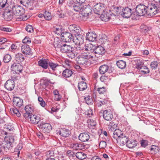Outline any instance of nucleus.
Returning a JSON list of instances; mask_svg holds the SVG:
<instances>
[{"instance_id": "59", "label": "nucleus", "mask_w": 160, "mask_h": 160, "mask_svg": "<svg viewBox=\"0 0 160 160\" xmlns=\"http://www.w3.org/2000/svg\"><path fill=\"white\" fill-rule=\"evenodd\" d=\"M7 0H0V7H4L6 4H7Z\"/></svg>"}, {"instance_id": "47", "label": "nucleus", "mask_w": 160, "mask_h": 160, "mask_svg": "<svg viewBox=\"0 0 160 160\" xmlns=\"http://www.w3.org/2000/svg\"><path fill=\"white\" fill-rule=\"evenodd\" d=\"M72 8L74 11L78 12L81 9L82 7L81 5L75 4L73 6Z\"/></svg>"}, {"instance_id": "22", "label": "nucleus", "mask_w": 160, "mask_h": 160, "mask_svg": "<svg viewBox=\"0 0 160 160\" xmlns=\"http://www.w3.org/2000/svg\"><path fill=\"white\" fill-rule=\"evenodd\" d=\"M80 140L82 142H85L88 140L90 136L88 134L86 133H81L78 137Z\"/></svg>"}, {"instance_id": "38", "label": "nucleus", "mask_w": 160, "mask_h": 160, "mask_svg": "<svg viewBox=\"0 0 160 160\" xmlns=\"http://www.w3.org/2000/svg\"><path fill=\"white\" fill-rule=\"evenodd\" d=\"M141 32L142 33H146L148 31L150 30L151 28L150 27H148L144 24H142L140 27Z\"/></svg>"}, {"instance_id": "7", "label": "nucleus", "mask_w": 160, "mask_h": 160, "mask_svg": "<svg viewBox=\"0 0 160 160\" xmlns=\"http://www.w3.org/2000/svg\"><path fill=\"white\" fill-rule=\"evenodd\" d=\"M93 9L95 13L100 14L104 12L105 8L103 4L99 3L94 5L93 7Z\"/></svg>"}, {"instance_id": "3", "label": "nucleus", "mask_w": 160, "mask_h": 160, "mask_svg": "<svg viewBox=\"0 0 160 160\" xmlns=\"http://www.w3.org/2000/svg\"><path fill=\"white\" fill-rule=\"evenodd\" d=\"M160 5L152 3L148 6V15L152 17L159 12Z\"/></svg>"}, {"instance_id": "43", "label": "nucleus", "mask_w": 160, "mask_h": 160, "mask_svg": "<svg viewBox=\"0 0 160 160\" xmlns=\"http://www.w3.org/2000/svg\"><path fill=\"white\" fill-rule=\"evenodd\" d=\"M139 71L140 72L143 73L144 74L148 73L150 72L148 68L145 66H142Z\"/></svg>"}, {"instance_id": "21", "label": "nucleus", "mask_w": 160, "mask_h": 160, "mask_svg": "<svg viewBox=\"0 0 160 160\" xmlns=\"http://www.w3.org/2000/svg\"><path fill=\"white\" fill-rule=\"evenodd\" d=\"M21 50L25 55H29L30 53V48L29 45L25 44L22 46Z\"/></svg>"}, {"instance_id": "37", "label": "nucleus", "mask_w": 160, "mask_h": 160, "mask_svg": "<svg viewBox=\"0 0 160 160\" xmlns=\"http://www.w3.org/2000/svg\"><path fill=\"white\" fill-rule=\"evenodd\" d=\"M116 64L118 67L121 69H124L126 67L125 62L122 60L118 61L117 62Z\"/></svg>"}, {"instance_id": "6", "label": "nucleus", "mask_w": 160, "mask_h": 160, "mask_svg": "<svg viewBox=\"0 0 160 160\" xmlns=\"http://www.w3.org/2000/svg\"><path fill=\"white\" fill-rule=\"evenodd\" d=\"M89 147V145H85L82 143H75L70 145V147L74 150L87 149Z\"/></svg>"}, {"instance_id": "52", "label": "nucleus", "mask_w": 160, "mask_h": 160, "mask_svg": "<svg viewBox=\"0 0 160 160\" xmlns=\"http://www.w3.org/2000/svg\"><path fill=\"white\" fill-rule=\"evenodd\" d=\"M38 100L39 102V104L43 107H44L46 105L45 102L43 100V98L40 97H38Z\"/></svg>"}, {"instance_id": "31", "label": "nucleus", "mask_w": 160, "mask_h": 160, "mask_svg": "<svg viewBox=\"0 0 160 160\" xmlns=\"http://www.w3.org/2000/svg\"><path fill=\"white\" fill-rule=\"evenodd\" d=\"M115 120H114L110 122L108 124V128L110 131H113L117 129V124L115 122Z\"/></svg>"}, {"instance_id": "55", "label": "nucleus", "mask_w": 160, "mask_h": 160, "mask_svg": "<svg viewBox=\"0 0 160 160\" xmlns=\"http://www.w3.org/2000/svg\"><path fill=\"white\" fill-rule=\"evenodd\" d=\"M158 63L157 61H153L151 62L150 67L152 69H156L158 66Z\"/></svg>"}, {"instance_id": "32", "label": "nucleus", "mask_w": 160, "mask_h": 160, "mask_svg": "<svg viewBox=\"0 0 160 160\" xmlns=\"http://www.w3.org/2000/svg\"><path fill=\"white\" fill-rule=\"evenodd\" d=\"M110 14L109 13L104 12V13H101L100 17L102 20L107 22L110 19Z\"/></svg>"}, {"instance_id": "9", "label": "nucleus", "mask_w": 160, "mask_h": 160, "mask_svg": "<svg viewBox=\"0 0 160 160\" xmlns=\"http://www.w3.org/2000/svg\"><path fill=\"white\" fill-rule=\"evenodd\" d=\"M29 122L34 124H38L41 120L40 116L39 114H32L29 116Z\"/></svg>"}, {"instance_id": "57", "label": "nucleus", "mask_w": 160, "mask_h": 160, "mask_svg": "<svg viewBox=\"0 0 160 160\" xmlns=\"http://www.w3.org/2000/svg\"><path fill=\"white\" fill-rule=\"evenodd\" d=\"M120 37V35H118L115 37L114 41L112 42V44L114 46L117 45L118 43Z\"/></svg>"}, {"instance_id": "23", "label": "nucleus", "mask_w": 160, "mask_h": 160, "mask_svg": "<svg viewBox=\"0 0 160 160\" xmlns=\"http://www.w3.org/2000/svg\"><path fill=\"white\" fill-rule=\"evenodd\" d=\"M12 68L14 73L17 74L20 73V63L14 62L12 65Z\"/></svg>"}, {"instance_id": "51", "label": "nucleus", "mask_w": 160, "mask_h": 160, "mask_svg": "<svg viewBox=\"0 0 160 160\" xmlns=\"http://www.w3.org/2000/svg\"><path fill=\"white\" fill-rule=\"evenodd\" d=\"M6 13H13L12 8L10 6H8L5 9L3 14H6Z\"/></svg>"}, {"instance_id": "46", "label": "nucleus", "mask_w": 160, "mask_h": 160, "mask_svg": "<svg viewBox=\"0 0 160 160\" xmlns=\"http://www.w3.org/2000/svg\"><path fill=\"white\" fill-rule=\"evenodd\" d=\"M11 49L14 51L18 50L20 47V44L17 42L12 45L11 46Z\"/></svg>"}, {"instance_id": "17", "label": "nucleus", "mask_w": 160, "mask_h": 160, "mask_svg": "<svg viewBox=\"0 0 160 160\" xmlns=\"http://www.w3.org/2000/svg\"><path fill=\"white\" fill-rule=\"evenodd\" d=\"M57 133L63 137H67L70 134V132L68 129L63 128L58 132Z\"/></svg>"}, {"instance_id": "33", "label": "nucleus", "mask_w": 160, "mask_h": 160, "mask_svg": "<svg viewBox=\"0 0 160 160\" xmlns=\"http://www.w3.org/2000/svg\"><path fill=\"white\" fill-rule=\"evenodd\" d=\"M67 53V56L69 58L73 59L77 56L78 52H76V51L74 50L73 48H72V51H69V52H68Z\"/></svg>"}, {"instance_id": "26", "label": "nucleus", "mask_w": 160, "mask_h": 160, "mask_svg": "<svg viewBox=\"0 0 160 160\" xmlns=\"http://www.w3.org/2000/svg\"><path fill=\"white\" fill-rule=\"evenodd\" d=\"M128 140V137L123 134L120 138H118L117 141L121 144L124 145L125 144L127 143Z\"/></svg>"}, {"instance_id": "63", "label": "nucleus", "mask_w": 160, "mask_h": 160, "mask_svg": "<svg viewBox=\"0 0 160 160\" xmlns=\"http://www.w3.org/2000/svg\"><path fill=\"white\" fill-rule=\"evenodd\" d=\"M141 144L142 147L145 148L148 145V141L146 140H142L141 142Z\"/></svg>"}, {"instance_id": "62", "label": "nucleus", "mask_w": 160, "mask_h": 160, "mask_svg": "<svg viewBox=\"0 0 160 160\" xmlns=\"http://www.w3.org/2000/svg\"><path fill=\"white\" fill-rule=\"evenodd\" d=\"M57 14L60 18H64L65 16V14L63 13V11L61 10H57Z\"/></svg>"}, {"instance_id": "4", "label": "nucleus", "mask_w": 160, "mask_h": 160, "mask_svg": "<svg viewBox=\"0 0 160 160\" xmlns=\"http://www.w3.org/2000/svg\"><path fill=\"white\" fill-rule=\"evenodd\" d=\"M136 13L139 16L148 15V7L142 4L138 5L136 8Z\"/></svg>"}, {"instance_id": "13", "label": "nucleus", "mask_w": 160, "mask_h": 160, "mask_svg": "<svg viewBox=\"0 0 160 160\" xmlns=\"http://www.w3.org/2000/svg\"><path fill=\"white\" fill-rule=\"evenodd\" d=\"M68 28L72 33H74L75 35L78 34L81 30L80 28L75 24L69 25Z\"/></svg>"}, {"instance_id": "19", "label": "nucleus", "mask_w": 160, "mask_h": 160, "mask_svg": "<svg viewBox=\"0 0 160 160\" xmlns=\"http://www.w3.org/2000/svg\"><path fill=\"white\" fill-rule=\"evenodd\" d=\"M48 60L41 59L38 62V65L44 69H47L48 66Z\"/></svg>"}, {"instance_id": "24", "label": "nucleus", "mask_w": 160, "mask_h": 160, "mask_svg": "<svg viewBox=\"0 0 160 160\" xmlns=\"http://www.w3.org/2000/svg\"><path fill=\"white\" fill-rule=\"evenodd\" d=\"M92 11L90 6L84 7L81 11L82 14L83 16L87 17Z\"/></svg>"}, {"instance_id": "39", "label": "nucleus", "mask_w": 160, "mask_h": 160, "mask_svg": "<svg viewBox=\"0 0 160 160\" xmlns=\"http://www.w3.org/2000/svg\"><path fill=\"white\" fill-rule=\"evenodd\" d=\"M3 15L4 19L8 21H10L13 18V13H6V14H3Z\"/></svg>"}, {"instance_id": "34", "label": "nucleus", "mask_w": 160, "mask_h": 160, "mask_svg": "<svg viewBox=\"0 0 160 160\" xmlns=\"http://www.w3.org/2000/svg\"><path fill=\"white\" fill-rule=\"evenodd\" d=\"M73 72L72 70L69 69H66L62 72V76L65 78L71 77L72 74Z\"/></svg>"}, {"instance_id": "16", "label": "nucleus", "mask_w": 160, "mask_h": 160, "mask_svg": "<svg viewBox=\"0 0 160 160\" xmlns=\"http://www.w3.org/2000/svg\"><path fill=\"white\" fill-rule=\"evenodd\" d=\"M122 12V13L121 14L122 16L127 18L130 17L132 13V9L128 7L125 8Z\"/></svg>"}, {"instance_id": "14", "label": "nucleus", "mask_w": 160, "mask_h": 160, "mask_svg": "<svg viewBox=\"0 0 160 160\" xmlns=\"http://www.w3.org/2000/svg\"><path fill=\"white\" fill-rule=\"evenodd\" d=\"M94 56L98 57V56H97L95 54L97 55H102L104 54L105 52V49L103 47L101 46L96 47L94 48Z\"/></svg>"}, {"instance_id": "61", "label": "nucleus", "mask_w": 160, "mask_h": 160, "mask_svg": "<svg viewBox=\"0 0 160 160\" xmlns=\"http://www.w3.org/2000/svg\"><path fill=\"white\" fill-rule=\"evenodd\" d=\"M25 29L27 32L30 33L33 32V31L32 26L29 25H28L26 27Z\"/></svg>"}, {"instance_id": "64", "label": "nucleus", "mask_w": 160, "mask_h": 160, "mask_svg": "<svg viewBox=\"0 0 160 160\" xmlns=\"http://www.w3.org/2000/svg\"><path fill=\"white\" fill-rule=\"evenodd\" d=\"M15 62L19 63L20 62V54L19 53L16 54L15 59Z\"/></svg>"}, {"instance_id": "45", "label": "nucleus", "mask_w": 160, "mask_h": 160, "mask_svg": "<svg viewBox=\"0 0 160 160\" xmlns=\"http://www.w3.org/2000/svg\"><path fill=\"white\" fill-rule=\"evenodd\" d=\"M48 66L51 68L53 70H55V68L58 67L59 66V65L57 63H55L52 62H48Z\"/></svg>"}, {"instance_id": "28", "label": "nucleus", "mask_w": 160, "mask_h": 160, "mask_svg": "<svg viewBox=\"0 0 160 160\" xmlns=\"http://www.w3.org/2000/svg\"><path fill=\"white\" fill-rule=\"evenodd\" d=\"M63 43L61 41L55 40L53 43L54 47L57 50H60V49L62 48Z\"/></svg>"}, {"instance_id": "54", "label": "nucleus", "mask_w": 160, "mask_h": 160, "mask_svg": "<svg viewBox=\"0 0 160 160\" xmlns=\"http://www.w3.org/2000/svg\"><path fill=\"white\" fill-rule=\"evenodd\" d=\"M84 100L86 103L88 105L91 104L92 102V99L90 98L89 96L85 97L84 98Z\"/></svg>"}, {"instance_id": "25", "label": "nucleus", "mask_w": 160, "mask_h": 160, "mask_svg": "<svg viewBox=\"0 0 160 160\" xmlns=\"http://www.w3.org/2000/svg\"><path fill=\"white\" fill-rule=\"evenodd\" d=\"M72 47L70 45H67L65 44H63L62 48L60 49V51L63 53H67L71 51Z\"/></svg>"}, {"instance_id": "44", "label": "nucleus", "mask_w": 160, "mask_h": 160, "mask_svg": "<svg viewBox=\"0 0 160 160\" xmlns=\"http://www.w3.org/2000/svg\"><path fill=\"white\" fill-rule=\"evenodd\" d=\"M88 127L90 128H93V127H94L96 124V122L92 119L88 120Z\"/></svg>"}, {"instance_id": "35", "label": "nucleus", "mask_w": 160, "mask_h": 160, "mask_svg": "<svg viewBox=\"0 0 160 160\" xmlns=\"http://www.w3.org/2000/svg\"><path fill=\"white\" fill-rule=\"evenodd\" d=\"M78 87L80 91H83L87 88V86L85 82L81 81L78 83Z\"/></svg>"}, {"instance_id": "15", "label": "nucleus", "mask_w": 160, "mask_h": 160, "mask_svg": "<svg viewBox=\"0 0 160 160\" xmlns=\"http://www.w3.org/2000/svg\"><path fill=\"white\" fill-rule=\"evenodd\" d=\"M4 85L5 87L8 90L11 91L14 87V82L12 80H8L6 81Z\"/></svg>"}, {"instance_id": "30", "label": "nucleus", "mask_w": 160, "mask_h": 160, "mask_svg": "<svg viewBox=\"0 0 160 160\" xmlns=\"http://www.w3.org/2000/svg\"><path fill=\"white\" fill-rule=\"evenodd\" d=\"M13 14L16 16H19L20 13V6L19 5H14L12 7Z\"/></svg>"}, {"instance_id": "60", "label": "nucleus", "mask_w": 160, "mask_h": 160, "mask_svg": "<svg viewBox=\"0 0 160 160\" xmlns=\"http://www.w3.org/2000/svg\"><path fill=\"white\" fill-rule=\"evenodd\" d=\"M107 146L106 142L103 141L100 142L99 147L101 148H104Z\"/></svg>"}, {"instance_id": "42", "label": "nucleus", "mask_w": 160, "mask_h": 160, "mask_svg": "<svg viewBox=\"0 0 160 160\" xmlns=\"http://www.w3.org/2000/svg\"><path fill=\"white\" fill-rule=\"evenodd\" d=\"M54 30L55 33L58 35V36H60V37L61 36L62 33L63 32H62V30L60 26H57L55 28H54Z\"/></svg>"}, {"instance_id": "29", "label": "nucleus", "mask_w": 160, "mask_h": 160, "mask_svg": "<svg viewBox=\"0 0 160 160\" xmlns=\"http://www.w3.org/2000/svg\"><path fill=\"white\" fill-rule=\"evenodd\" d=\"M94 47L93 46L92 44H91L86 45L84 48L85 50L88 52V53H88L89 52H90V54L92 53H94L93 55H94Z\"/></svg>"}, {"instance_id": "50", "label": "nucleus", "mask_w": 160, "mask_h": 160, "mask_svg": "<svg viewBox=\"0 0 160 160\" xmlns=\"http://www.w3.org/2000/svg\"><path fill=\"white\" fill-rule=\"evenodd\" d=\"M44 17L46 20H49L51 19V14L48 12L45 11L44 14Z\"/></svg>"}, {"instance_id": "58", "label": "nucleus", "mask_w": 160, "mask_h": 160, "mask_svg": "<svg viewBox=\"0 0 160 160\" xmlns=\"http://www.w3.org/2000/svg\"><path fill=\"white\" fill-rule=\"evenodd\" d=\"M12 111L13 113L18 117H20V112H19V108L18 109L16 108H12Z\"/></svg>"}, {"instance_id": "5", "label": "nucleus", "mask_w": 160, "mask_h": 160, "mask_svg": "<svg viewBox=\"0 0 160 160\" xmlns=\"http://www.w3.org/2000/svg\"><path fill=\"white\" fill-rule=\"evenodd\" d=\"M24 109L25 113L23 114V116L26 119H29V116L34 112L35 108L31 105H28L25 106Z\"/></svg>"}, {"instance_id": "49", "label": "nucleus", "mask_w": 160, "mask_h": 160, "mask_svg": "<svg viewBox=\"0 0 160 160\" xmlns=\"http://www.w3.org/2000/svg\"><path fill=\"white\" fill-rule=\"evenodd\" d=\"M20 99L18 97H15L13 98V101L14 104L16 106L18 107L19 108L20 107V103H19V101Z\"/></svg>"}, {"instance_id": "27", "label": "nucleus", "mask_w": 160, "mask_h": 160, "mask_svg": "<svg viewBox=\"0 0 160 160\" xmlns=\"http://www.w3.org/2000/svg\"><path fill=\"white\" fill-rule=\"evenodd\" d=\"M109 68V67L107 65L104 64L102 65L99 67V71L100 73L101 74H104L108 71L110 73V72Z\"/></svg>"}, {"instance_id": "40", "label": "nucleus", "mask_w": 160, "mask_h": 160, "mask_svg": "<svg viewBox=\"0 0 160 160\" xmlns=\"http://www.w3.org/2000/svg\"><path fill=\"white\" fill-rule=\"evenodd\" d=\"M21 20L22 19L23 21L26 20L28 18V17L26 15H23L25 11L23 8L21 7Z\"/></svg>"}, {"instance_id": "48", "label": "nucleus", "mask_w": 160, "mask_h": 160, "mask_svg": "<svg viewBox=\"0 0 160 160\" xmlns=\"http://www.w3.org/2000/svg\"><path fill=\"white\" fill-rule=\"evenodd\" d=\"M11 59V56L8 54L5 55L3 57V61L4 62L7 63L9 62Z\"/></svg>"}, {"instance_id": "36", "label": "nucleus", "mask_w": 160, "mask_h": 160, "mask_svg": "<svg viewBox=\"0 0 160 160\" xmlns=\"http://www.w3.org/2000/svg\"><path fill=\"white\" fill-rule=\"evenodd\" d=\"M137 145V142L136 140H131L128 141L127 143V146L129 148H133Z\"/></svg>"}, {"instance_id": "12", "label": "nucleus", "mask_w": 160, "mask_h": 160, "mask_svg": "<svg viewBox=\"0 0 160 160\" xmlns=\"http://www.w3.org/2000/svg\"><path fill=\"white\" fill-rule=\"evenodd\" d=\"M72 34L68 32H63L61 37V39L65 42H70L72 39Z\"/></svg>"}, {"instance_id": "10", "label": "nucleus", "mask_w": 160, "mask_h": 160, "mask_svg": "<svg viewBox=\"0 0 160 160\" xmlns=\"http://www.w3.org/2000/svg\"><path fill=\"white\" fill-rule=\"evenodd\" d=\"M73 40L76 45H82L83 44L84 37L81 34L78 33L75 35Z\"/></svg>"}, {"instance_id": "11", "label": "nucleus", "mask_w": 160, "mask_h": 160, "mask_svg": "<svg viewBox=\"0 0 160 160\" xmlns=\"http://www.w3.org/2000/svg\"><path fill=\"white\" fill-rule=\"evenodd\" d=\"M103 118L106 120L110 121L113 118L112 112L110 110H104L103 112Z\"/></svg>"}, {"instance_id": "56", "label": "nucleus", "mask_w": 160, "mask_h": 160, "mask_svg": "<svg viewBox=\"0 0 160 160\" xmlns=\"http://www.w3.org/2000/svg\"><path fill=\"white\" fill-rule=\"evenodd\" d=\"M98 91L100 94H103L107 92V89L105 87H102L98 88Z\"/></svg>"}, {"instance_id": "1", "label": "nucleus", "mask_w": 160, "mask_h": 160, "mask_svg": "<svg viewBox=\"0 0 160 160\" xmlns=\"http://www.w3.org/2000/svg\"><path fill=\"white\" fill-rule=\"evenodd\" d=\"M4 130L3 131V134L6 135H8L9 136H6L4 138V141L6 143L5 147L9 149L12 147V144L14 142V138L12 135L10 136V133L8 132H11L13 131V128L10 126H6L4 128Z\"/></svg>"}, {"instance_id": "20", "label": "nucleus", "mask_w": 160, "mask_h": 160, "mask_svg": "<svg viewBox=\"0 0 160 160\" xmlns=\"http://www.w3.org/2000/svg\"><path fill=\"white\" fill-rule=\"evenodd\" d=\"M113 134L112 137L117 141L118 138H120L121 136L123 134V133L120 129H116L113 131Z\"/></svg>"}, {"instance_id": "8", "label": "nucleus", "mask_w": 160, "mask_h": 160, "mask_svg": "<svg viewBox=\"0 0 160 160\" xmlns=\"http://www.w3.org/2000/svg\"><path fill=\"white\" fill-rule=\"evenodd\" d=\"M39 128L43 132L45 133H48L52 129L51 125L48 123H43L39 125Z\"/></svg>"}, {"instance_id": "18", "label": "nucleus", "mask_w": 160, "mask_h": 160, "mask_svg": "<svg viewBox=\"0 0 160 160\" xmlns=\"http://www.w3.org/2000/svg\"><path fill=\"white\" fill-rule=\"evenodd\" d=\"M97 37L96 34L93 32H89L87 34L86 39L87 40L89 41L93 42L96 40Z\"/></svg>"}, {"instance_id": "2", "label": "nucleus", "mask_w": 160, "mask_h": 160, "mask_svg": "<svg viewBox=\"0 0 160 160\" xmlns=\"http://www.w3.org/2000/svg\"><path fill=\"white\" fill-rule=\"evenodd\" d=\"M94 53L90 54V52L88 53H83L80 55L78 56L76 58L78 63L81 66L87 67L88 66V59L93 58L94 57Z\"/></svg>"}, {"instance_id": "41", "label": "nucleus", "mask_w": 160, "mask_h": 160, "mask_svg": "<svg viewBox=\"0 0 160 160\" xmlns=\"http://www.w3.org/2000/svg\"><path fill=\"white\" fill-rule=\"evenodd\" d=\"M76 157L79 159L82 160L86 158V155L84 153L78 152L76 154Z\"/></svg>"}, {"instance_id": "53", "label": "nucleus", "mask_w": 160, "mask_h": 160, "mask_svg": "<svg viewBox=\"0 0 160 160\" xmlns=\"http://www.w3.org/2000/svg\"><path fill=\"white\" fill-rule=\"evenodd\" d=\"M54 155V151H49L46 153V155L48 158H53Z\"/></svg>"}]
</instances>
